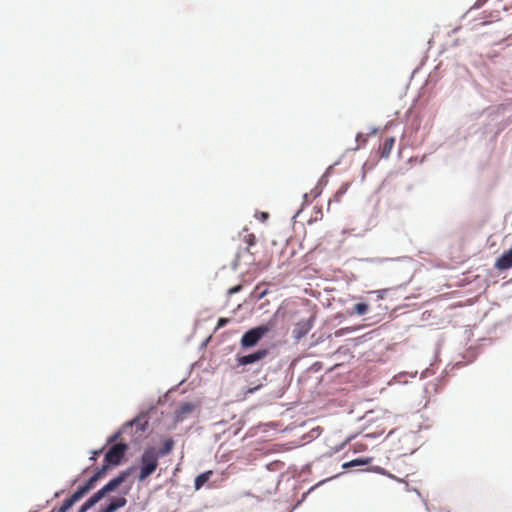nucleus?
<instances>
[{
    "label": "nucleus",
    "mask_w": 512,
    "mask_h": 512,
    "mask_svg": "<svg viewBox=\"0 0 512 512\" xmlns=\"http://www.w3.org/2000/svg\"><path fill=\"white\" fill-rule=\"evenodd\" d=\"M158 453L153 447L146 448L140 458V482L152 475L158 467Z\"/></svg>",
    "instance_id": "nucleus-1"
},
{
    "label": "nucleus",
    "mask_w": 512,
    "mask_h": 512,
    "mask_svg": "<svg viewBox=\"0 0 512 512\" xmlns=\"http://www.w3.org/2000/svg\"><path fill=\"white\" fill-rule=\"evenodd\" d=\"M131 469L120 472L115 478L111 479L105 486L94 493L89 499L94 503H98L108 493L116 490L130 475Z\"/></svg>",
    "instance_id": "nucleus-2"
},
{
    "label": "nucleus",
    "mask_w": 512,
    "mask_h": 512,
    "mask_svg": "<svg viewBox=\"0 0 512 512\" xmlns=\"http://www.w3.org/2000/svg\"><path fill=\"white\" fill-rule=\"evenodd\" d=\"M131 469L120 472L115 478L111 479L105 486L94 493L89 499L94 503H98L108 493L116 490L130 475Z\"/></svg>",
    "instance_id": "nucleus-3"
},
{
    "label": "nucleus",
    "mask_w": 512,
    "mask_h": 512,
    "mask_svg": "<svg viewBox=\"0 0 512 512\" xmlns=\"http://www.w3.org/2000/svg\"><path fill=\"white\" fill-rule=\"evenodd\" d=\"M271 330L270 325H261L250 329L241 338L243 348H250L256 345L259 340Z\"/></svg>",
    "instance_id": "nucleus-4"
},
{
    "label": "nucleus",
    "mask_w": 512,
    "mask_h": 512,
    "mask_svg": "<svg viewBox=\"0 0 512 512\" xmlns=\"http://www.w3.org/2000/svg\"><path fill=\"white\" fill-rule=\"evenodd\" d=\"M98 480L92 476L83 486L79 487L70 498L66 499L61 506L60 512H67L77 501H79L89 490L94 487Z\"/></svg>",
    "instance_id": "nucleus-5"
},
{
    "label": "nucleus",
    "mask_w": 512,
    "mask_h": 512,
    "mask_svg": "<svg viewBox=\"0 0 512 512\" xmlns=\"http://www.w3.org/2000/svg\"><path fill=\"white\" fill-rule=\"evenodd\" d=\"M127 449H128L127 444H124V443L114 444L105 454L104 462L108 463L111 466H116V465L120 464Z\"/></svg>",
    "instance_id": "nucleus-6"
},
{
    "label": "nucleus",
    "mask_w": 512,
    "mask_h": 512,
    "mask_svg": "<svg viewBox=\"0 0 512 512\" xmlns=\"http://www.w3.org/2000/svg\"><path fill=\"white\" fill-rule=\"evenodd\" d=\"M148 426V420L145 414H141L132 421L125 424V426L122 429V432H126L128 429H132L133 427H136V432H144ZM121 431L113 435L110 439V442L115 441Z\"/></svg>",
    "instance_id": "nucleus-7"
},
{
    "label": "nucleus",
    "mask_w": 512,
    "mask_h": 512,
    "mask_svg": "<svg viewBox=\"0 0 512 512\" xmlns=\"http://www.w3.org/2000/svg\"><path fill=\"white\" fill-rule=\"evenodd\" d=\"M313 327V319L301 320L296 323L293 329V337L296 340H300L305 337Z\"/></svg>",
    "instance_id": "nucleus-8"
},
{
    "label": "nucleus",
    "mask_w": 512,
    "mask_h": 512,
    "mask_svg": "<svg viewBox=\"0 0 512 512\" xmlns=\"http://www.w3.org/2000/svg\"><path fill=\"white\" fill-rule=\"evenodd\" d=\"M494 267L498 271L512 268V248L503 252L495 261Z\"/></svg>",
    "instance_id": "nucleus-9"
},
{
    "label": "nucleus",
    "mask_w": 512,
    "mask_h": 512,
    "mask_svg": "<svg viewBox=\"0 0 512 512\" xmlns=\"http://www.w3.org/2000/svg\"><path fill=\"white\" fill-rule=\"evenodd\" d=\"M268 354L266 349L258 350L252 354L238 357L237 362L239 365H248L257 361L262 360Z\"/></svg>",
    "instance_id": "nucleus-10"
},
{
    "label": "nucleus",
    "mask_w": 512,
    "mask_h": 512,
    "mask_svg": "<svg viewBox=\"0 0 512 512\" xmlns=\"http://www.w3.org/2000/svg\"><path fill=\"white\" fill-rule=\"evenodd\" d=\"M127 504L125 496L115 497L111 499L110 503L101 509V512H115L120 508H123Z\"/></svg>",
    "instance_id": "nucleus-11"
},
{
    "label": "nucleus",
    "mask_w": 512,
    "mask_h": 512,
    "mask_svg": "<svg viewBox=\"0 0 512 512\" xmlns=\"http://www.w3.org/2000/svg\"><path fill=\"white\" fill-rule=\"evenodd\" d=\"M395 144V138L394 137H387L384 139V141L381 143L379 147V154L381 158H388L391 154V151Z\"/></svg>",
    "instance_id": "nucleus-12"
},
{
    "label": "nucleus",
    "mask_w": 512,
    "mask_h": 512,
    "mask_svg": "<svg viewBox=\"0 0 512 512\" xmlns=\"http://www.w3.org/2000/svg\"><path fill=\"white\" fill-rule=\"evenodd\" d=\"M195 409V405L189 402L183 403L175 412V418L177 421H182L188 414L192 413Z\"/></svg>",
    "instance_id": "nucleus-13"
},
{
    "label": "nucleus",
    "mask_w": 512,
    "mask_h": 512,
    "mask_svg": "<svg viewBox=\"0 0 512 512\" xmlns=\"http://www.w3.org/2000/svg\"><path fill=\"white\" fill-rule=\"evenodd\" d=\"M212 475H213L212 470L205 471V472L201 473L200 475H198L195 478V482H194L195 490H200L210 480Z\"/></svg>",
    "instance_id": "nucleus-14"
},
{
    "label": "nucleus",
    "mask_w": 512,
    "mask_h": 512,
    "mask_svg": "<svg viewBox=\"0 0 512 512\" xmlns=\"http://www.w3.org/2000/svg\"><path fill=\"white\" fill-rule=\"evenodd\" d=\"M174 444L175 442L172 438L167 439L159 451H157L158 457L168 455L173 450Z\"/></svg>",
    "instance_id": "nucleus-15"
},
{
    "label": "nucleus",
    "mask_w": 512,
    "mask_h": 512,
    "mask_svg": "<svg viewBox=\"0 0 512 512\" xmlns=\"http://www.w3.org/2000/svg\"><path fill=\"white\" fill-rule=\"evenodd\" d=\"M369 310V306L366 303H357L353 307V313L357 315H365Z\"/></svg>",
    "instance_id": "nucleus-16"
},
{
    "label": "nucleus",
    "mask_w": 512,
    "mask_h": 512,
    "mask_svg": "<svg viewBox=\"0 0 512 512\" xmlns=\"http://www.w3.org/2000/svg\"><path fill=\"white\" fill-rule=\"evenodd\" d=\"M369 462H370L369 459H354L348 463L343 464V467L348 468V467H354V466H359V465H366Z\"/></svg>",
    "instance_id": "nucleus-17"
},
{
    "label": "nucleus",
    "mask_w": 512,
    "mask_h": 512,
    "mask_svg": "<svg viewBox=\"0 0 512 512\" xmlns=\"http://www.w3.org/2000/svg\"><path fill=\"white\" fill-rule=\"evenodd\" d=\"M110 466L111 465L104 462L103 466L93 476L96 477L97 480L101 479L106 474Z\"/></svg>",
    "instance_id": "nucleus-18"
},
{
    "label": "nucleus",
    "mask_w": 512,
    "mask_h": 512,
    "mask_svg": "<svg viewBox=\"0 0 512 512\" xmlns=\"http://www.w3.org/2000/svg\"><path fill=\"white\" fill-rule=\"evenodd\" d=\"M244 241L247 244V250L249 251V249L255 244L256 237L254 234H248L244 237Z\"/></svg>",
    "instance_id": "nucleus-19"
},
{
    "label": "nucleus",
    "mask_w": 512,
    "mask_h": 512,
    "mask_svg": "<svg viewBox=\"0 0 512 512\" xmlns=\"http://www.w3.org/2000/svg\"><path fill=\"white\" fill-rule=\"evenodd\" d=\"M95 504L90 500L88 499L79 509V512H86L88 509H90L92 506H94Z\"/></svg>",
    "instance_id": "nucleus-20"
},
{
    "label": "nucleus",
    "mask_w": 512,
    "mask_h": 512,
    "mask_svg": "<svg viewBox=\"0 0 512 512\" xmlns=\"http://www.w3.org/2000/svg\"><path fill=\"white\" fill-rule=\"evenodd\" d=\"M95 504L90 500L88 499L79 509V512H86L88 509H90L92 506H94Z\"/></svg>",
    "instance_id": "nucleus-21"
},
{
    "label": "nucleus",
    "mask_w": 512,
    "mask_h": 512,
    "mask_svg": "<svg viewBox=\"0 0 512 512\" xmlns=\"http://www.w3.org/2000/svg\"><path fill=\"white\" fill-rule=\"evenodd\" d=\"M242 289V285H236L234 287H231L229 290H228V295H232V294H235V293H238L239 291H241Z\"/></svg>",
    "instance_id": "nucleus-22"
},
{
    "label": "nucleus",
    "mask_w": 512,
    "mask_h": 512,
    "mask_svg": "<svg viewBox=\"0 0 512 512\" xmlns=\"http://www.w3.org/2000/svg\"><path fill=\"white\" fill-rule=\"evenodd\" d=\"M229 322V319L228 318H220L218 320V323H217V328H221V327H224L225 325H227Z\"/></svg>",
    "instance_id": "nucleus-23"
},
{
    "label": "nucleus",
    "mask_w": 512,
    "mask_h": 512,
    "mask_svg": "<svg viewBox=\"0 0 512 512\" xmlns=\"http://www.w3.org/2000/svg\"><path fill=\"white\" fill-rule=\"evenodd\" d=\"M102 453V449L95 450L92 452V456L90 457L91 461H96L97 457Z\"/></svg>",
    "instance_id": "nucleus-24"
}]
</instances>
